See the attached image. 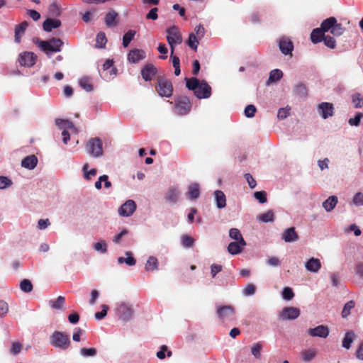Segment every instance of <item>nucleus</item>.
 Returning a JSON list of instances; mask_svg holds the SVG:
<instances>
[{
  "mask_svg": "<svg viewBox=\"0 0 363 363\" xmlns=\"http://www.w3.org/2000/svg\"><path fill=\"white\" fill-rule=\"evenodd\" d=\"M186 86L194 91V95L199 99H208L211 96V87L205 81H200L196 77L186 78Z\"/></svg>",
  "mask_w": 363,
  "mask_h": 363,
  "instance_id": "f257e3e1",
  "label": "nucleus"
},
{
  "mask_svg": "<svg viewBox=\"0 0 363 363\" xmlns=\"http://www.w3.org/2000/svg\"><path fill=\"white\" fill-rule=\"evenodd\" d=\"M50 344L60 350H67L70 345L69 336L62 332L55 331L50 337Z\"/></svg>",
  "mask_w": 363,
  "mask_h": 363,
  "instance_id": "f03ea898",
  "label": "nucleus"
},
{
  "mask_svg": "<svg viewBox=\"0 0 363 363\" xmlns=\"http://www.w3.org/2000/svg\"><path fill=\"white\" fill-rule=\"evenodd\" d=\"M35 44L47 55L50 52H57L61 50L63 42L57 38H52L49 40H37Z\"/></svg>",
  "mask_w": 363,
  "mask_h": 363,
  "instance_id": "7ed1b4c3",
  "label": "nucleus"
},
{
  "mask_svg": "<svg viewBox=\"0 0 363 363\" xmlns=\"http://www.w3.org/2000/svg\"><path fill=\"white\" fill-rule=\"evenodd\" d=\"M323 31H330L334 36H340L345 31V28L338 23L335 17H330L322 22Z\"/></svg>",
  "mask_w": 363,
  "mask_h": 363,
  "instance_id": "20e7f679",
  "label": "nucleus"
},
{
  "mask_svg": "<svg viewBox=\"0 0 363 363\" xmlns=\"http://www.w3.org/2000/svg\"><path fill=\"white\" fill-rule=\"evenodd\" d=\"M134 311L131 304L121 301L116 304V314L123 321L130 320L133 315Z\"/></svg>",
  "mask_w": 363,
  "mask_h": 363,
  "instance_id": "39448f33",
  "label": "nucleus"
},
{
  "mask_svg": "<svg viewBox=\"0 0 363 363\" xmlns=\"http://www.w3.org/2000/svg\"><path fill=\"white\" fill-rule=\"evenodd\" d=\"M216 313L218 320L222 323L232 320L235 314V308L230 305L216 304Z\"/></svg>",
  "mask_w": 363,
  "mask_h": 363,
  "instance_id": "423d86ee",
  "label": "nucleus"
},
{
  "mask_svg": "<svg viewBox=\"0 0 363 363\" xmlns=\"http://www.w3.org/2000/svg\"><path fill=\"white\" fill-rule=\"evenodd\" d=\"M87 152L94 157H100L103 155L102 141L99 138L89 140L86 144Z\"/></svg>",
  "mask_w": 363,
  "mask_h": 363,
  "instance_id": "0eeeda50",
  "label": "nucleus"
},
{
  "mask_svg": "<svg viewBox=\"0 0 363 363\" xmlns=\"http://www.w3.org/2000/svg\"><path fill=\"white\" fill-rule=\"evenodd\" d=\"M191 103L186 96H181L175 102V111L179 115L183 116L190 111Z\"/></svg>",
  "mask_w": 363,
  "mask_h": 363,
  "instance_id": "6e6552de",
  "label": "nucleus"
},
{
  "mask_svg": "<svg viewBox=\"0 0 363 363\" xmlns=\"http://www.w3.org/2000/svg\"><path fill=\"white\" fill-rule=\"evenodd\" d=\"M167 40L169 45H180L182 43V36L176 26H172L166 30Z\"/></svg>",
  "mask_w": 363,
  "mask_h": 363,
  "instance_id": "1a4fd4ad",
  "label": "nucleus"
},
{
  "mask_svg": "<svg viewBox=\"0 0 363 363\" xmlns=\"http://www.w3.org/2000/svg\"><path fill=\"white\" fill-rule=\"evenodd\" d=\"M136 210V203L133 200L126 201L118 208V214L123 217H129L133 214Z\"/></svg>",
  "mask_w": 363,
  "mask_h": 363,
  "instance_id": "9d476101",
  "label": "nucleus"
},
{
  "mask_svg": "<svg viewBox=\"0 0 363 363\" xmlns=\"http://www.w3.org/2000/svg\"><path fill=\"white\" fill-rule=\"evenodd\" d=\"M172 84L169 81L159 79L157 91L161 96L169 97L172 94Z\"/></svg>",
  "mask_w": 363,
  "mask_h": 363,
  "instance_id": "9b49d317",
  "label": "nucleus"
},
{
  "mask_svg": "<svg viewBox=\"0 0 363 363\" xmlns=\"http://www.w3.org/2000/svg\"><path fill=\"white\" fill-rule=\"evenodd\" d=\"M300 315V310L296 307H286L279 314V319L282 320H294Z\"/></svg>",
  "mask_w": 363,
  "mask_h": 363,
  "instance_id": "f8f14e48",
  "label": "nucleus"
},
{
  "mask_svg": "<svg viewBox=\"0 0 363 363\" xmlns=\"http://www.w3.org/2000/svg\"><path fill=\"white\" fill-rule=\"evenodd\" d=\"M37 55L31 52H24L20 54L18 62L21 65L30 67L35 64Z\"/></svg>",
  "mask_w": 363,
  "mask_h": 363,
  "instance_id": "ddd939ff",
  "label": "nucleus"
},
{
  "mask_svg": "<svg viewBox=\"0 0 363 363\" xmlns=\"http://www.w3.org/2000/svg\"><path fill=\"white\" fill-rule=\"evenodd\" d=\"M318 113L323 119H327L333 116L334 107L333 104L322 102L318 106Z\"/></svg>",
  "mask_w": 363,
  "mask_h": 363,
  "instance_id": "4468645a",
  "label": "nucleus"
},
{
  "mask_svg": "<svg viewBox=\"0 0 363 363\" xmlns=\"http://www.w3.org/2000/svg\"><path fill=\"white\" fill-rule=\"evenodd\" d=\"M329 328L328 326L324 325H318L313 328H309L307 330V333L311 337H318L321 338H326L329 335Z\"/></svg>",
  "mask_w": 363,
  "mask_h": 363,
  "instance_id": "2eb2a0df",
  "label": "nucleus"
},
{
  "mask_svg": "<svg viewBox=\"0 0 363 363\" xmlns=\"http://www.w3.org/2000/svg\"><path fill=\"white\" fill-rule=\"evenodd\" d=\"M278 44L279 50L282 54L284 55H291V52L294 50V44L289 38H281L278 41Z\"/></svg>",
  "mask_w": 363,
  "mask_h": 363,
  "instance_id": "dca6fc26",
  "label": "nucleus"
},
{
  "mask_svg": "<svg viewBox=\"0 0 363 363\" xmlns=\"http://www.w3.org/2000/svg\"><path fill=\"white\" fill-rule=\"evenodd\" d=\"M180 191L176 186L169 187L164 194V199L170 203H176L179 198Z\"/></svg>",
  "mask_w": 363,
  "mask_h": 363,
  "instance_id": "f3484780",
  "label": "nucleus"
},
{
  "mask_svg": "<svg viewBox=\"0 0 363 363\" xmlns=\"http://www.w3.org/2000/svg\"><path fill=\"white\" fill-rule=\"evenodd\" d=\"M299 237L294 227L289 228L281 233V239L286 242H294L298 240Z\"/></svg>",
  "mask_w": 363,
  "mask_h": 363,
  "instance_id": "a211bd4d",
  "label": "nucleus"
},
{
  "mask_svg": "<svg viewBox=\"0 0 363 363\" xmlns=\"http://www.w3.org/2000/svg\"><path fill=\"white\" fill-rule=\"evenodd\" d=\"M245 245L246 242L244 239H242L241 241L231 242L228 246V251L231 255H238L242 251V249Z\"/></svg>",
  "mask_w": 363,
  "mask_h": 363,
  "instance_id": "6ab92c4d",
  "label": "nucleus"
},
{
  "mask_svg": "<svg viewBox=\"0 0 363 363\" xmlns=\"http://www.w3.org/2000/svg\"><path fill=\"white\" fill-rule=\"evenodd\" d=\"M305 268L310 272L317 273L321 268V262L319 259L312 257L306 262Z\"/></svg>",
  "mask_w": 363,
  "mask_h": 363,
  "instance_id": "aec40b11",
  "label": "nucleus"
},
{
  "mask_svg": "<svg viewBox=\"0 0 363 363\" xmlns=\"http://www.w3.org/2000/svg\"><path fill=\"white\" fill-rule=\"evenodd\" d=\"M145 52L143 50L135 49L131 51L128 55V59L130 62L137 63L140 60L145 58Z\"/></svg>",
  "mask_w": 363,
  "mask_h": 363,
  "instance_id": "412c9836",
  "label": "nucleus"
},
{
  "mask_svg": "<svg viewBox=\"0 0 363 363\" xmlns=\"http://www.w3.org/2000/svg\"><path fill=\"white\" fill-rule=\"evenodd\" d=\"M61 26V21L56 18H47L43 24V30L46 32H51L53 28H57Z\"/></svg>",
  "mask_w": 363,
  "mask_h": 363,
  "instance_id": "4be33fe9",
  "label": "nucleus"
},
{
  "mask_svg": "<svg viewBox=\"0 0 363 363\" xmlns=\"http://www.w3.org/2000/svg\"><path fill=\"white\" fill-rule=\"evenodd\" d=\"M216 205L218 208H223L226 206V196L220 190H216L213 193Z\"/></svg>",
  "mask_w": 363,
  "mask_h": 363,
  "instance_id": "5701e85b",
  "label": "nucleus"
},
{
  "mask_svg": "<svg viewBox=\"0 0 363 363\" xmlns=\"http://www.w3.org/2000/svg\"><path fill=\"white\" fill-rule=\"evenodd\" d=\"M38 164V158L34 155L26 157L21 161V166L28 169H33Z\"/></svg>",
  "mask_w": 363,
  "mask_h": 363,
  "instance_id": "b1692460",
  "label": "nucleus"
},
{
  "mask_svg": "<svg viewBox=\"0 0 363 363\" xmlns=\"http://www.w3.org/2000/svg\"><path fill=\"white\" fill-rule=\"evenodd\" d=\"M157 69L152 65H146L141 71L143 78L145 81H150L152 77L156 74Z\"/></svg>",
  "mask_w": 363,
  "mask_h": 363,
  "instance_id": "393cba45",
  "label": "nucleus"
},
{
  "mask_svg": "<svg viewBox=\"0 0 363 363\" xmlns=\"http://www.w3.org/2000/svg\"><path fill=\"white\" fill-rule=\"evenodd\" d=\"M118 14L112 10L108 12L105 16V23L108 27L116 26L118 24Z\"/></svg>",
  "mask_w": 363,
  "mask_h": 363,
  "instance_id": "a878e982",
  "label": "nucleus"
},
{
  "mask_svg": "<svg viewBox=\"0 0 363 363\" xmlns=\"http://www.w3.org/2000/svg\"><path fill=\"white\" fill-rule=\"evenodd\" d=\"M186 194L190 200L197 199L200 196L199 185L197 183L190 184Z\"/></svg>",
  "mask_w": 363,
  "mask_h": 363,
  "instance_id": "bb28decb",
  "label": "nucleus"
},
{
  "mask_svg": "<svg viewBox=\"0 0 363 363\" xmlns=\"http://www.w3.org/2000/svg\"><path fill=\"white\" fill-rule=\"evenodd\" d=\"M327 31H323L322 28V24L320 25V28L313 29L311 34V41L316 44L318 43H320L321 40H323V38L325 36V33Z\"/></svg>",
  "mask_w": 363,
  "mask_h": 363,
  "instance_id": "cd10ccee",
  "label": "nucleus"
},
{
  "mask_svg": "<svg viewBox=\"0 0 363 363\" xmlns=\"http://www.w3.org/2000/svg\"><path fill=\"white\" fill-rule=\"evenodd\" d=\"M337 201L338 200L337 196H330L328 197V199L323 201L322 206L327 212H330L335 208V206L337 203Z\"/></svg>",
  "mask_w": 363,
  "mask_h": 363,
  "instance_id": "c85d7f7f",
  "label": "nucleus"
},
{
  "mask_svg": "<svg viewBox=\"0 0 363 363\" xmlns=\"http://www.w3.org/2000/svg\"><path fill=\"white\" fill-rule=\"evenodd\" d=\"M158 267V259L155 256H150L145 265V270L147 272H153L157 270Z\"/></svg>",
  "mask_w": 363,
  "mask_h": 363,
  "instance_id": "c756f323",
  "label": "nucleus"
},
{
  "mask_svg": "<svg viewBox=\"0 0 363 363\" xmlns=\"http://www.w3.org/2000/svg\"><path fill=\"white\" fill-rule=\"evenodd\" d=\"M125 255L126 256V258H124L123 257H119L118 258V263L121 264L123 263H125L128 266L132 267L134 266L136 263L135 259L132 256V253L130 252H125Z\"/></svg>",
  "mask_w": 363,
  "mask_h": 363,
  "instance_id": "7c9ffc66",
  "label": "nucleus"
},
{
  "mask_svg": "<svg viewBox=\"0 0 363 363\" xmlns=\"http://www.w3.org/2000/svg\"><path fill=\"white\" fill-rule=\"evenodd\" d=\"M355 337V333L353 331L350 330L347 332L342 340V347L347 350L350 349Z\"/></svg>",
  "mask_w": 363,
  "mask_h": 363,
  "instance_id": "2f4dec72",
  "label": "nucleus"
},
{
  "mask_svg": "<svg viewBox=\"0 0 363 363\" xmlns=\"http://www.w3.org/2000/svg\"><path fill=\"white\" fill-rule=\"evenodd\" d=\"M283 76V72L281 70L279 69H273L270 72L269 77L268 80L267 81V84H269L271 83H274L278 82Z\"/></svg>",
  "mask_w": 363,
  "mask_h": 363,
  "instance_id": "473e14b6",
  "label": "nucleus"
},
{
  "mask_svg": "<svg viewBox=\"0 0 363 363\" xmlns=\"http://www.w3.org/2000/svg\"><path fill=\"white\" fill-rule=\"evenodd\" d=\"M56 125L61 130H75L74 124L67 120L57 119L55 121Z\"/></svg>",
  "mask_w": 363,
  "mask_h": 363,
  "instance_id": "72a5a7b5",
  "label": "nucleus"
},
{
  "mask_svg": "<svg viewBox=\"0 0 363 363\" xmlns=\"http://www.w3.org/2000/svg\"><path fill=\"white\" fill-rule=\"evenodd\" d=\"M83 177L85 180L89 181L91 178L96 176L97 172L96 169H89V164H84L82 167Z\"/></svg>",
  "mask_w": 363,
  "mask_h": 363,
  "instance_id": "f704fd0d",
  "label": "nucleus"
},
{
  "mask_svg": "<svg viewBox=\"0 0 363 363\" xmlns=\"http://www.w3.org/2000/svg\"><path fill=\"white\" fill-rule=\"evenodd\" d=\"M65 298L62 296L57 297V299L49 301V306L55 310L62 309L65 304Z\"/></svg>",
  "mask_w": 363,
  "mask_h": 363,
  "instance_id": "c9c22d12",
  "label": "nucleus"
},
{
  "mask_svg": "<svg viewBox=\"0 0 363 363\" xmlns=\"http://www.w3.org/2000/svg\"><path fill=\"white\" fill-rule=\"evenodd\" d=\"M79 86L86 91H91L93 89V86L91 83V78L84 77L79 79Z\"/></svg>",
  "mask_w": 363,
  "mask_h": 363,
  "instance_id": "e433bc0d",
  "label": "nucleus"
},
{
  "mask_svg": "<svg viewBox=\"0 0 363 363\" xmlns=\"http://www.w3.org/2000/svg\"><path fill=\"white\" fill-rule=\"evenodd\" d=\"M93 248L95 251L100 252L101 254H105L107 252V243L105 240H101L97 242H95L93 245Z\"/></svg>",
  "mask_w": 363,
  "mask_h": 363,
  "instance_id": "4c0bfd02",
  "label": "nucleus"
},
{
  "mask_svg": "<svg viewBox=\"0 0 363 363\" xmlns=\"http://www.w3.org/2000/svg\"><path fill=\"white\" fill-rule=\"evenodd\" d=\"M200 39L198 38L194 33H190L187 41V45L194 50H196L199 44Z\"/></svg>",
  "mask_w": 363,
  "mask_h": 363,
  "instance_id": "58836bf2",
  "label": "nucleus"
},
{
  "mask_svg": "<svg viewBox=\"0 0 363 363\" xmlns=\"http://www.w3.org/2000/svg\"><path fill=\"white\" fill-rule=\"evenodd\" d=\"M107 39L105 33L103 32L99 33L96 39V46L99 48H103L105 47Z\"/></svg>",
  "mask_w": 363,
  "mask_h": 363,
  "instance_id": "ea45409f",
  "label": "nucleus"
},
{
  "mask_svg": "<svg viewBox=\"0 0 363 363\" xmlns=\"http://www.w3.org/2000/svg\"><path fill=\"white\" fill-rule=\"evenodd\" d=\"M274 213L272 211H267V212L259 215L257 219L264 223L272 222L274 220Z\"/></svg>",
  "mask_w": 363,
  "mask_h": 363,
  "instance_id": "a19ab883",
  "label": "nucleus"
},
{
  "mask_svg": "<svg viewBox=\"0 0 363 363\" xmlns=\"http://www.w3.org/2000/svg\"><path fill=\"white\" fill-rule=\"evenodd\" d=\"M135 31L129 30L123 37V45L126 48L134 38Z\"/></svg>",
  "mask_w": 363,
  "mask_h": 363,
  "instance_id": "79ce46f5",
  "label": "nucleus"
},
{
  "mask_svg": "<svg viewBox=\"0 0 363 363\" xmlns=\"http://www.w3.org/2000/svg\"><path fill=\"white\" fill-rule=\"evenodd\" d=\"M354 306H355V303L354 301H347L345 304L342 311V318H347L350 314V311L354 307Z\"/></svg>",
  "mask_w": 363,
  "mask_h": 363,
  "instance_id": "37998d69",
  "label": "nucleus"
},
{
  "mask_svg": "<svg viewBox=\"0 0 363 363\" xmlns=\"http://www.w3.org/2000/svg\"><path fill=\"white\" fill-rule=\"evenodd\" d=\"M80 355L84 357H94L97 354V350L94 347L85 348L83 347L79 351Z\"/></svg>",
  "mask_w": 363,
  "mask_h": 363,
  "instance_id": "c03bdc74",
  "label": "nucleus"
},
{
  "mask_svg": "<svg viewBox=\"0 0 363 363\" xmlns=\"http://www.w3.org/2000/svg\"><path fill=\"white\" fill-rule=\"evenodd\" d=\"M129 231L126 228H123L120 233L115 235L112 238V242L116 245H119L121 242L122 238L128 235Z\"/></svg>",
  "mask_w": 363,
  "mask_h": 363,
  "instance_id": "a18cd8bd",
  "label": "nucleus"
},
{
  "mask_svg": "<svg viewBox=\"0 0 363 363\" xmlns=\"http://www.w3.org/2000/svg\"><path fill=\"white\" fill-rule=\"evenodd\" d=\"M21 291L26 293H29L33 290V284L28 279H23L20 284Z\"/></svg>",
  "mask_w": 363,
  "mask_h": 363,
  "instance_id": "49530a36",
  "label": "nucleus"
},
{
  "mask_svg": "<svg viewBox=\"0 0 363 363\" xmlns=\"http://www.w3.org/2000/svg\"><path fill=\"white\" fill-rule=\"evenodd\" d=\"M291 108L289 106H286L284 108H280L278 110L277 118L279 120H284L290 114Z\"/></svg>",
  "mask_w": 363,
  "mask_h": 363,
  "instance_id": "de8ad7c7",
  "label": "nucleus"
},
{
  "mask_svg": "<svg viewBox=\"0 0 363 363\" xmlns=\"http://www.w3.org/2000/svg\"><path fill=\"white\" fill-rule=\"evenodd\" d=\"M229 236L235 241H241L243 239L240 231L238 228H231L229 230Z\"/></svg>",
  "mask_w": 363,
  "mask_h": 363,
  "instance_id": "09e8293b",
  "label": "nucleus"
},
{
  "mask_svg": "<svg viewBox=\"0 0 363 363\" xmlns=\"http://www.w3.org/2000/svg\"><path fill=\"white\" fill-rule=\"evenodd\" d=\"M315 356V351L314 350H308L302 352V359L305 362H309L313 359Z\"/></svg>",
  "mask_w": 363,
  "mask_h": 363,
  "instance_id": "8fccbe9b",
  "label": "nucleus"
},
{
  "mask_svg": "<svg viewBox=\"0 0 363 363\" xmlns=\"http://www.w3.org/2000/svg\"><path fill=\"white\" fill-rule=\"evenodd\" d=\"M166 354L168 357H170L172 355V352L167 350V346L162 345L160 347V350L156 353V355L160 359H163L165 357Z\"/></svg>",
  "mask_w": 363,
  "mask_h": 363,
  "instance_id": "3c124183",
  "label": "nucleus"
},
{
  "mask_svg": "<svg viewBox=\"0 0 363 363\" xmlns=\"http://www.w3.org/2000/svg\"><path fill=\"white\" fill-rule=\"evenodd\" d=\"M13 184L12 181L7 177L0 176V189H4Z\"/></svg>",
  "mask_w": 363,
  "mask_h": 363,
  "instance_id": "603ef678",
  "label": "nucleus"
},
{
  "mask_svg": "<svg viewBox=\"0 0 363 363\" xmlns=\"http://www.w3.org/2000/svg\"><path fill=\"white\" fill-rule=\"evenodd\" d=\"M325 45L329 48L334 49L336 46V41L330 35H325L323 40Z\"/></svg>",
  "mask_w": 363,
  "mask_h": 363,
  "instance_id": "864d4df0",
  "label": "nucleus"
},
{
  "mask_svg": "<svg viewBox=\"0 0 363 363\" xmlns=\"http://www.w3.org/2000/svg\"><path fill=\"white\" fill-rule=\"evenodd\" d=\"M352 103L356 108H361L363 106V97L360 94H354L352 96Z\"/></svg>",
  "mask_w": 363,
  "mask_h": 363,
  "instance_id": "5fc2aeb1",
  "label": "nucleus"
},
{
  "mask_svg": "<svg viewBox=\"0 0 363 363\" xmlns=\"http://www.w3.org/2000/svg\"><path fill=\"white\" fill-rule=\"evenodd\" d=\"M84 330L82 328H74L72 335V340L75 342H79L81 340V336H84Z\"/></svg>",
  "mask_w": 363,
  "mask_h": 363,
  "instance_id": "6e6d98bb",
  "label": "nucleus"
},
{
  "mask_svg": "<svg viewBox=\"0 0 363 363\" xmlns=\"http://www.w3.org/2000/svg\"><path fill=\"white\" fill-rule=\"evenodd\" d=\"M294 296L292 289L289 287H285L282 291V297L286 301L291 300Z\"/></svg>",
  "mask_w": 363,
  "mask_h": 363,
  "instance_id": "4d7b16f0",
  "label": "nucleus"
},
{
  "mask_svg": "<svg viewBox=\"0 0 363 363\" xmlns=\"http://www.w3.org/2000/svg\"><path fill=\"white\" fill-rule=\"evenodd\" d=\"M256 291V287L255 285L252 284H248L246 285L245 289H243V294L245 296H249L254 295Z\"/></svg>",
  "mask_w": 363,
  "mask_h": 363,
  "instance_id": "13d9d810",
  "label": "nucleus"
},
{
  "mask_svg": "<svg viewBox=\"0 0 363 363\" xmlns=\"http://www.w3.org/2000/svg\"><path fill=\"white\" fill-rule=\"evenodd\" d=\"M352 202L356 206H362L363 194L362 192H357V194H355L353 197Z\"/></svg>",
  "mask_w": 363,
  "mask_h": 363,
  "instance_id": "bf43d9fd",
  "label": "nucleus"
},
{
  "mask_svg": "<svg viewBox=\"0 0 363 363\" xmlns=\"http://www.w3.org/2000/svg\"><path fill=\"white\" fill-rule=\"evenodd\" d=\"M194 239L189 235H184L182 238V244L185 247H191L194 245Z\"/></svg>",
  "mask_w": 363,
  "mask_h": 363,
  "instance_id": "052dcab7",
  "label": "nucleus"
},
{
  "mask_svg": "<svg viewBox=\"0 0 363 363\" xmlns=\"http://www.w3.org/2000/svg\"><path fill=\"white\" fill-rule=\"evenodd\" d=\"M113 67V61L111 60H106L103 65V69L104 71H108L110 69L109 73L110 75L116 74V70Z\"/></svg>",
  "mask_w": 363,
  "mask_h": 363,
  "instance_id": "680f3d73",
  "label": "nucleus"
},
{
  "mask_svg": "<svg viewBox=\"0 0 363 363\" xmlns=\"http://www.w3.org/2000/svg\"><path fill=\"white\" fill-rule=\"evenodd\" d=\"M245 116L247 118H252L256 112V108L254 105H247L245 108Z\"/></svg>",
  "mask_w": 363,
  "mask_h": 363,
  "instance_id": "e2e57ef3",
  "label": "nucleus"
},
{
  "mask_svg": "<svg viewBox=\"0 0 363 363\" xmlns=\"http://www.w3.org/2000/svg\"><path fill=\"white\" fill-rule=\"evenodd\" d=\"M102 311L100 312H97L95 313L94 316L96 320H102L104 318L107 314V311L108 309V306L106 305H102L101 306Z\"/></svg>",
  "mask_w": 363,
  "mask_h": 363,
  "instance_id": "0e129e2a",
  "label": "nucleus"
},
{
  "mask_svg": "<svg viewBox=\"0 0 363 363\" xmlns=\"http://www.w3.org/2000/svg\"><path fill=\"white\" fill-rule=\"evenodd\" d=\"M262 350V345L259 343H256L253 345L251 347V352L256 358H259L260 357V352Z\"/></svg>",
  "mask_w": 363,
  "mask_h": 363,
  "instance_id": "69168bd1",
  "label": "nucleus"
},
{
  "mask_svg": "<svg viewBox=\"0 0 363 363\" xmlns=\"http://www.w3.org/2000/svg\"><path fill=\"white\" fill-rule=\"evenodd\" d=\"M157 11L158 9L157 7L151 9L150 11L147 13L146 18L153 21L157 20L158 18Z\"/></svg>",
  "mask_w": 363,
  "mask_h": 363,
  "instance_id": "338daca9",
  "label": "nucleus"
},
{
  "mask_svg": "<svg viewBox=\"0 0 363 363\" xmlns=\"http://www.w3.org/2000/svg\"><path fill=\"white\" fill-rule=\"evenodd\" d=\"M254 196L260 203L267 202V194L264 191H256L254 194Z\"/></svg>",
  "mask_w": 363,
  "mask_h": 363,
  "instance_id": "774afa93",
  "label": "nucleus"
}]
</instances>
